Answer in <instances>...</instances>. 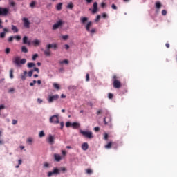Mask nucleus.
<instances>
[{
  "mask_svg": "<svg viewBox=\"0 0 177 177\" xmlns=\"http://www.w3.org/2000/svg\"><path fill=\"white\" fill-rule=\"evenodd\" d=\"M113 86L115 89H120L122 85L121 84V82L118 80V77L117 75H113L112 77Z\"/></svg>",
  "mask_w": 177,
  "mask_h": 177,
  "instance_id": "nucleus-1",
  "label": "nucleus"
},
{
  "mask_svg": "<svg viewBox=\"0 0 177 177\" xmlns=\"http://www.w3.org/2000/svg\"><path fill=\"white\" fill-rule=\"evenodd\" d=\"M60 171L62 172H66V169L64 167H61L60 169L57 168H54L52 171H49L47 176L50 177L53 175H60Z\"/></svg>",
  "mask_w": 177,
  "mask_h": 177,
  "instance_id": "nucleus-2",
  "label": "nucleus"
},
{
  "mask_svg": "<svg viewBox=\"0 0 177 177\" xmlns=\"http://www.w3.org/2000/svg\"><path fill=\"white\" fill-rule=\"evenodd\" d=\"M12 62L15 64H16V66H18L19 67L20 64H26V63L27 62V59L24 58L20 59V57H15L12 59Z\"/></svg>",
  "mask_w": 177,
  "mask_h": 177,
  "instance_id": "nucleus-3",
  "label": "nucleus"
},
{
  "mask_svg": "<svg viewBox=\"0 0 177 177\" xmlns=\"http://www.w3.org/2000/svg\"><path fill=\"white\" fill-rule=\"evenodd\" d=\"M80 133H82L84 138H88V139H93L92 131H84L83 130H80Z\"/></svg>",
  "mask_w": 177,
  "mask_h": 177,
  "instance_id": "nucleus-4",
  "label": "nucleus"
},
{
  "mask_svg": "<svg viewBox=\"0 0 177 177\" xmlns=\"http://www.w3.org/2000/svg\"><path fill=\"white\" fill-rule=\"evenodd\" d=\"M59 95L55 94L54 95H48L47 100L48 103H53V102H56V100H59Z\"/></svg>",
  "mask_w": 177,
  "mask_h": 177,
  "instance_id": "nucleus-5",
  "label": "nucleus"
},
{
  "mask_svg": "<svg viewBox=\"0 0 177 177\" xmlns=\"http://www.w3.org/2000/svg\"><path fill=\"white\" fill-rule=\"evenodd\" d=\"M9 15V8L0 7V16L6 17Z\"/></svg>",
  "mask_w": 177,
  "mask_h": 177,
  "instance_id": "nucleus-6",
  "label": "nucleus"
},
{
  "mask_svg": "<svg viewBox=\"0 0 177 177\" xmlns=\"http://www.w3.org/2000/svg\"><path fill=\"white\" fill-rule=\"evenodd\" d=\"M50 122L51 124H59V116L53 115L50 118Z\"/></svg>",
  "mask_w": 177,
  "mask_h": 177,
  "instance_id": "nucleus-7",
  "label": "nucleus"
},
{
  "mask_svg": "<svg viewBox=\"0 0 177 177\" xmlns=\"http://www.w3.org/2000/svg\"><path fill=\"white\" fill-rule=\"evenodd\" d=\"M23 23H24V27L25 28H30V21L28 20V18H23L22 19Z\"/></svg>",
  "mask_w": 177,
  "mask_h": 177,
  "instance_id": "nucleus-8",
  "label": "nucleus"
},
{
  "mask_svg": "<svg viewBox=\"0 0 177 177\" xmlns=\"http://www.w3.org/2000/svg\"><path fill=\"white\" fill-rule=\"evenodd\" d=\"M104 125H109V127H111V117H106L104 118Z\"/></svg>",
  "mask_w": 177,
  "mask_h": 177,
  "instance_id": "nucleus-9",
  "label": "nucleus"
},
{
  "mask_svg": "<svg viewBox=\"0 0 177 177\" xmlns=\"http://www.w3.org/2000/svg\"><path fill=\"white\" fill-rule=\"evenodd\" d=\"M48 49H52V48H53L54 50H56L57 49V44H49L46 46V47Z\"/></svg>",
  "mask_w": 177,
  "mask_h": 177,
  "instance_id": "nucleus-10",
  "label": "nucleus"
},
{
  "mask_svg": "<svg viewBox=\"0 0 177 177\" xmlns=\"http://www.w3.org/2000/svg\"><path fill=\"white\" fill-rule=\"evenodd\" d=\"M62 24H63V21H59L53 26V30H57V28H59Z\"/></svg>",
  "mask_w": 177,
  "mask_h": 177,
  "instance_id": "nucleus-11",
  "label": "nucleus"
},
{
  "mask_svg": "<svg viewBox=\"0 0 177 177\" xmlns=\"http://www.w3.org/2000/svg\"><path fill=\"white\" fill-rule=\"evenodd\" d=\"M23 44L24 45H31V41H28V37L27 36L23 37Z\"/></svg>",
  "mask_w": 177,
  "mask_h": 177,
  "instance_id": "nucleus-12",
  "label": "nucleus"
},
{
  "mask_svg": "<svg viewBox=\"0 0 177 177\" xmlns=\"http://www.w3.org/2000/svg\"><path fill=\"white\" fill-rule=\"evenodd\" d=\"M47 142L50 143V145H53V143H55V136L50 135L48 136Z\"/></svg>",
  "mask_w": 177,
  "mask_h": 177,
  "instance_id": "nucleus-13",
  "label": "nucleus"
},
{
  "mask_svg": "<svg viewBox=\"0 0 177 177\" xmlns=\"http://www.w3.org/2000/svg\"><path fill=\"white\" fill-rule=\"evenodd\" d=\"M54 158L57 162H60L62 160V156L59 154L55 153L54 154Z\"/></svg>",
  "mask_w": 177,
  "mask_h": 177,
  "instance_id": "nucleus-14",
  "label": "nucleus"
},
{
  "mask_svg": "<svg viewBox=\"0 0 177 177\" xmlns=\"http://www.w3.org/2000/svg\"><path fill=\"white\" fill-rule=\"evenodd\" d=\"M93 6V9L92 10V13L95 15V13L97 12V2H94Z\"/></svg>",
  "mask_w": 177,
  "mask_h": 177,
  "instance_id": "nucleus-15",
  "label": "nucleus"
},
{
  "mask_svg": "<svg viewBox=\"0 0 177 177\" xmlns=\"http://www.w3.org/2000/svg\"><path fill=\"white\" fill-rule=\"evenodd\" d=\"M82 149L84 151H86V150H88V149H89V145H88V142H84L82 145Z\"/></svg>",
  "mask_w": 177,
  "mask_h": 177,
  "instance_id": "nucleus-16",
  "label": "nucleus"
},
{
  "mask_svg": "<svg viewBox=\"0 0 177 177\" xmlns=\"http://www.w3.org/2000/svg\"><path fill=\"white\" fill-rule=\"evenodd\" d=\"M92 21H89L86 25V30L88 32V31H91V27L92 26Z\"/></svg>",
  "mask_w": 177,
  "mask_h": 177,
  "instance_id": "nucleus-17",
  "label": "nucleus"
},
{
  "mask_svg": "<svg viewBox=\"0 0 177 177\" xmlns=\"http://www.w3.org/2000/svg\"><path fill=\"white\" fill-rule=\"evenodd\" d=\"M11 30L12 31H13L14 33L19 32V28H17V27L15 25H12Z\"/></svg>",
  "mask_w": 177,
  "mask_h": 177,
  "instance_id": "nucleus-18",
  "label": "nucleus"
},
{
  "mask_svg": "<svg viewBox=\"0 0 177 177\" xmlns=\"http://www.w3.org/2000/svg\"><path fill=\"white\" fill-rule=\"evenodd\" d=\"M80 21L82 24H85L86 21H88V17H82L80 18Z\"/></svg>",
  "mask_w": 177,
  "mask_h": 177,
  "instance_id": "nucleus-19",
  "label": "nucleus"
},
{
  "mask_svg": "<svg viewBox=\"0 0 177 177\" xmlns=\"http://www.w3.org/2000/svg\"><path fill=\"white\" fill-rule=\"evenodd\" d=\"M32 45H34V46H38V45H39V44H41V41H39V40L35 39V40H33L32 41Z\"/></svg>",
  "mask_w": 177,
  "mask_h": 177,
  "instance_id": "nucleus-20",
  "label": "nucleus"
},
{
  "mask_svg": "<svg viewBox=\"0 0 177 177\" xmlns=\"http://www.w3.org/2000/svg\"><path fill=\"white\" fill-rule=\"evenodd\" d=\"M44 53L46 56H50V48H46V50L44 51Z\"/></svg>",
  "mask_w": 177,
  "mask_h": 177,
  "instance_id": "nucleus-21",
  "label": "nucleus"
},
{
  "mask_svg": "<svg viewBox=\"0 0 177 177\" xmlns=\"http://www.w3.org/2000/svg\"><path fill=\"white\" fill-rule=\"evenodd\" d=\"M72 128H73V129H77V128H80V123L78 122L72 123Z\"/></svg>",
  "mask_w": 177,
  "mask_h": 177,
  "instance_id": "nucleus-22",
  "label": "nucleus"
},
{
  "mask_svg": "<svg viewBox=\"0 0 177 177\" xmlns=\"http://www.w3.org/2000/svg\"><path fill=\"white\" fill-rule=\"evenodd\" d=\"M155 5H156V9H161V6H162L161 2L157 1L156 2Z\"/></svg>",
  "mask_w": 177,
  "mask_h": 177,
  "instance_id": "nucleus-23",
  "label": "nucleus"
},
{
  "mask_svg": "<svg viewBox=\"0 0 177 177\" xmlns=\"http://www.w3.org/2000/svg\"><path fill=\"white\" fill-rule=\"evenodd\" d=\"M26 75H27V71H24V75H21V80L24 81L26 80Z\"/></svg>",
  "mask_w": 177,
  "mask_h": 177,
  "instance_id": "nucleus-24",
  "label": "nucleus"
},
{
  "mask_svg": "<svg viewBox=\"0 0 177 177\" xmlns=\"http://www.w3.org/2000/svg\"><path fill=\"white\" fill-rule=\"evenodd\" d=\"M62 6H63V3H58L56 6L57 10H62Z\"/></svg>",
  "mask_w": 177,
  "mask_h": 177,
  "instance_id": "nucleus-25",
  "label": "nucleus"
},
{
  "mask_svg": "<svg viewBox=\"0 0 177 177\" xmlns=\"http://www.w3.org/2000/svg\"><path fill=\"white\" fill-rule=\"evenodd\" d=\"M35 66V64H34V62H29L27 64L28 68H32V67H34Z\"/></svg>",
  "mask_w": 177,
  "mask_h": 177,
  "instance_id": "nucleus-26",
  "label": "nucleus"
},
{
  "mask_svg": "<svg viewBox=\"0 0 177 177\" xmlns=\"http://www.w3.org/2000/svg\"><path fill=\"white\" fill-rule=\"evenodd\" d=\"M21 52H23V53H27L28 52V49L26 48V46H23L21 47Z\"/></svg>",
  "mask_w": 177,
  "mask_h": 177,
  "instance_id": "nucleus-27",
  "label": "nucleus"
},
{
  "mask_svg": "<svg viewBox=\"0 0 177 177\" xmlns=\"http://www.w3.org/2000/svg\"><path fill=\"white\" fill-rule=\"evenodd\" d=\"M28 145H32V138L31 137L28 138L26 140Z\"/></svg>",
  "mask_w": 177,
  "mask_h": 177,
  "instance_id": "nucleus-28",
  "label": "nucleus"
},
{
  "mask_svg": "<svg viewBox=\"0 0 177 177\" xmlns=\"http://www.w3.org/2000/svg\"><path fill=\"white\" fill-rule=\"evenodd\" d=\"M43 168H50V165L47 162H45L44 163Z\"/></svg>",
  "mask_w": 177,
  "mask_h": 177,
  "instance_id": "nucleus-29",
  "label": "nucleus"
},
{
  "mask_svg": "<svg viewBox=\"0 0 177 177\" xmlns=\"http://www.w3.org/2000/svg\"><path fill=\"white\" fill-rule=\"evenodd\" d=\"M66 8L68 9H73V8H74V4H73V3L71 2L67 5Z\"/></svg>",
  "mask_w": 177,
  "mask_h": 177,
  "instance_id": "nucleus-30",
  "label": "nucleus"
},
{
  "mask_svg": "<svg viewBox=\"0 0 177 177\" xmlns=\"http://www.w3.org/2000/svg\"><path fill=\"white\" fill-rule=\"evenodd\" d=\"M113 143L111 142H109L106 145H105V149H111Z\"/></svg>",
  "mask_w": 177,
  "mask_h": 177,
  "instance_id": "nucleus-31",
  "label": "nucleus"
},
{
  "mask_svg": "<svg viewBox=\"0 0 177 177\" xmlns=\"http://www.w3.org/2000/svg\"><path fill=\"white\" fill-rule=\"evenodd\" d=\"M14 77H15V76L13 75V69H10V78L11 80H13Z\"/></svg>",
  "mask_w": 177,
  "mask_h": 177,
  "instance_id": "nucleus-32",
  "label": "nucleus"
},
{
  "mask_svg": "<svg viewBox=\"0 0 177 177\" xmlns=\"http://www.w3.org/2000/svg\"><path fill=\"white\" fill-rule=\"evenodd\" d=\"M88 32H90L91 35H93V34H96V28H92L91 30H90V31H88Z\"/></svg>",
  "mask_w": 177,
  "mask_h": 177,
  "instance_id": "nucleus-33",
  "label": "nucleus"
},
{
  "mask_svg": "<svg viewBox=\"0 0 177 177\" xmlns=\"http://www.w3.org/2000/svg\"><path fill=\"white\" fill-rule=\"evenodd\" d=\"M59 64H68V61L67 59L59 61Z\"/></svg>",
  "mask_w": 177,
  "mask_h": 177,
  "instance_id": "nucleus-34",
  "label": "nucleus"
},
{
  "mask_svg": "<svg viewBox=\"0 0 177 177\" xmlns=\"http://www.w3.org/2000/svg\"><path fill=\"white\" fill-rule=\"evenodd\" d=\"M53 86L54 88H55V89H57V90L60 89V86L57 84V83H54Z\"/></svg>",
  "mask_w": 177,
  "mask_h": 177,
  "instance_id": "nucleus-35",
  "label": "nucleus"
},
{
  "mask_svg": "<svg viewBox=\"0 0 177 177\" xmlns=\"http://www.w3.org/2000/svg\"><path fill=\"white\" fill-rule=\"evenodd\" d=\"M14 39H16L17 41H20V39H21V37H20L19 35H17V36H13Z\"/></svg>",
  "mask_w": 177,
  "mask_h": 177,
  "instance_id": "nucleus-36",
  "label": "nucleus"
},
{
  "mask_svg": "<svg viewBox=\"0 0 177 177\" xmlns=\"http://www.w3.org/2000/svg\"><path fill=\"white\" fill-rule=\"evenodd\" d=\"M32 74H34V70H30V71L28 73V77H32Z\"/></svg>",
  "mask_w": 177,
  "mask_h": 177,
  "instance_id": "nucleus-37",
  "label": "nucleus"
},
{
  "mask_svg": "<svg viewBox=\"0 0 177 177\" xmlns=\"http://www.w3.org/2000/svg\"><path fill=\"white\" fill-rule=\"evenodd\" d=\"M39 136V138H44V136H45V133L44 132V131H40Z\"/></svg>",
  "mask_w": 177,
  "mask_h": 177,
  "instance_id": "nucleus-38",
  "label": "nucleus"
},
{
  "mask_svg": "<svg viewBox=\"0 0 177 177\" xmlns=\"http://www.w3.org/2000/svg\"><path fill=\"white\" fill-rule=\"evenodd\" d=\"M109 99H113L114 97V95L111 93H108Z\"/></svg>",
  "mask_w": 177,
  "mask_h": 177,
  "instance_id": "nucleus-39",
  "label": "nucleus"
},
{
  "mask_svg": "<svg viewBox=\"0 0 177 177\" xmlns=\"http://www.w3.org/2000/svg\"><path fill=\"white\" fill-rule=\"evenodd\" d=\"M6 35V33L5 32H3L0 33V38H5Z\"/></svg>",
  "mask_w": 177,
  "mask_h": 177,
  "instance_id": "nucleus-40",
  "label": "nucleus"
},
{
  "mask_svg": "<svg viewBox=\"0 0 177 177\" xmlns=\"http://www.w3.org/2000/svg\"><path fill=\"white\" fill-rule=\"evenodd\" d=\"M72 124H73V123H71V122H67L66 123V128H69V127H72Z\"/></svg>",
  "mask_w": 177,
  "mask_h": 177,
  "instance_id": "nucleus-41",
  "label": "nucleus"
},
{
  "mask_svg": "<svg viewBox=\"0 0 177 177\" xmlns=\"http://www.w3.org/2000/svg\"><path fill=\"white\" fill-rule=\"evenodd\" d=\"M5 52L6 55H9L10 53V48H6Z\"/></svg>",
  "mask_w": 177,
  "mask_h": 177,
  "instance_id": "nucleus-42",
  "label": "nucleus"
},
{
  "mask_svg": "<svg viewBox=\"0 0 177 177\" xmlns=\"http://www.w3.org/2000/svg\"><path fill=\"white\" fill-rule=\"evenodd\" d=\"M104 139L105 140H107V139H109V134H107V133H105L104 134Z\"/></svg>",
  "mask_w": 177,
  "mask_h": 177,
  "instance_id": "nucleus-43",
  "label": "nucleus"
},
{
  "mask_svg": "<svg viewBox=\"0 0 177 177\" xmlns=\"http://www.w3.org/2000/svg\"><path fill=\"white\" fill-rule=\"evenodd\" d=\"M37 84V80H33V82L30 83V86H34Z\"/></svg>",
  "mask_w": 177,
  "mask_h": 177,
  "instance_id": "nucleus-44",
  "label": "nucleus"
},
{
  "mask_svg": "<svg viewBox=\"0 0 177 177\" xmlns=\"http://www.w3.org/2000/svg\"><path fill=\"white\" fill-rule=\"evenodd\" d=\"M13 39H14L13 36H10V37L8 38V42H13Z\"/></svg>",
  "mask_w": 177,
  "mask_h": 177,
  "instance_id": "nucleus-45",
  "label": "nucleus"
},
{
  "mask_svg": "<svg viewBox=\"0 0 177 177\" xmlns=\"http://www.w3.org/2000/svg\"><path fill=\"white\" fill-rule=\"evenodd\" d=\"M37 57H38V54H35L32 56V60H37Z\"/></svg>",
  "mask_w": 177,
  "mask_h": 177,
  "instance_id": "nucleus-46",
  "label": "nucleus"
},
{
  "mask_svg": "<svg viewBox=\"0 0 177 177\" xmlns=\"http://www.w3.org/2000/svg\"><path fill=\"white\" fill-rule=\"evenodd\" d=\"M162 16H167V10H162Z\"/></svg>",
  "mask_w": 177,
  "mask_h": 177,
  "instance_id": "nucleus-47",
  "label": "nucleus"
},
{
  "mask_svg": "<svg viewBox=\"0 0 177 177\" xmlns=\"http://www.w3.org/2000/svg\"><path fill=\"white\" fill-rule=\"evenodd\" d=\"M94 131L95 132H99V131H100V128H99V127H96L94 128Z\"/></svg>",
  "mask_w": 177,
  "mask_h": 177,
  "instance_id": "nucleus-48",
  "label": "nucleus"
},
{
  "mask_svg": "<svg viewBox=\"0 0 177 177\" xmlns=\"http://www.w3.org/2000/svg\"><path fill=\"white\" fill-rule=\"evenodd\" d=\"M111 8L112 9H114V10H117V6H115V4H112Z\"/></svg>",
  "mask_w": 177,
  "mask_h": 177,
  "instance_id": "nucleus-49",
  "label": "nucleus"
},
{
  "mask_svg": "<svg viewBox=\"0 0 177 177\" xmlns=\"http://www.w3.org/2000/svg\"><path fill=\"white\" fill-rule=\"evenodd\" d=\"M35 6V1H32L30 3V8H34Z\"/></svg>",
  "mask_w": 177,
  "mask_h": 177,
  "instance_id": "nucleus-50",
  "label": "nucleus"
},
{
  "mask_svg": "<svg viewBox=\"0 0 177 177\" xmlns=\"http://www.w3.org/2000/svg\"><path fill=\"white\" fill-rule=\"evenodd\" d=\"M34 71H37V73H39V68L35 67V68H33V72H34Z\"/></svg>",
  "mask_w": 177,
  "mask_h": 177,
  "instance_id": "nucleus-51",
  "label": "nucleus"
},
{
  "mask_svg": "<svg viewBox=\"0 0 177 177\" xmlns=\"http://www.w3.org/2000/svg\"><path fill=\"white\" fill-rule=\"evenodd\" d=\"M10 5L11 6L15 7V6H16V3H15V1L10 2Z\"/></svg>",
  "mask_w": 177,
  "mask_h": 177,
  "instance_id": "nucleus-52",
  "label": "nucleus"
},
{
  "mask_svg": "<svg viewBox=\"0 0 177 177\" xmlns=\"http://www.w3.org/2000/svg\"><path fill=\"white\" fill-rule=\"evenodd\" d=\"M99 20H100V15H97L96 19H95V21L97 22L99 21Z\"/></svg>",
  "mask_w": 177,
  "mask_h": 177,
  "instance_id": "nucleus-53",
  "label": "nucleus"
},
{
  "mask_svg": "<svg viewBox=\"0 0 177 177\" xmlns=\"http://www.w3.org/2000/svg\"><path fill=\"white\" fill-rule=\"evenodd\" d=\"M62 38L66 41V39H68V35H64Z\"/></svg>",
  "mask_w": 177,
  "mask_h": 177,
  "instance_id": "nucleus-54",
  "label": "nucleus"
},
{
  "mask_svg": "<svg viewBox=\"0 0 177 177\" xmlns=\"http://www.w3.org/2000/svg\"><path fill=\"white\" fill-rule=\"evenodd\" d=\"M106 6V3L102 2L101 3V8H104Z\"/></svg>",
  "mask_w": 177,
  "mask_h": 177,
  "instance_id": "nucleus-55",
  "label": "nucleus"
},
{
  "mask_svg": "<svg viewBox=\"0 0 177 177\" xmlns=\"http://www.w3.org/2000/svg\"><path fill=\"white\" fill-rule=\"evenodd\" d=\"M86 81H89V75L88 73L86 75Z\"/></svg>",
  "mask_w": 177,
  "mask_h": 177,
  "instance_id": "nucleus-56",
  "label": "nucleus"
},
{
  "mask_svg": "<svg viewBox=\"0 0 177 177\" xmlns=\"http://www.w3.org/2000/svg\"><path fill=\"white\" fill-rule=\"evenodd\" d=\"M16 124H17V120H12V125H16Z\"/></svg>",
  "mask_w": 177,
  "mask_h": 177,
  "instance_id": "nucleus-57",
  "label": "nucleus"
},
{
  "mask_svg": "<svg viewBox=\"0 0 177 177\" xmlns=\"http://www.w3.org/2000/svg\"><path fill=\"white\" fill-rule=\"evenodd\" d=\"M86 173H87V174H92V170H91V169H88L86 170Z\"/></svg>",
  "mask_w": 177,
  "mask_h": 177,
  "instance_id": "nucleus-58",
  "label": "nucleus"
},
{
  "mask_svg": "<svg viewBox=\"0 0 177 177\" xmlns=\"http://www.w3.org/2000/svg\"><path fill=\"white\" fill-rule=\"evenodd\" d=\"M100 114H102V109H100L97 111V115H99Z\"/></svg>",
  "mask_w": 177,
  "mask_h": 177,
  "instance_id": "nucleus-59",
  "label": "nucleus"
},
{
  "mask_svg": "<svg viewBox=\"0 0 177 177\" xmlns=\"http://www.w3.org/2000/svg\"><path fill=\"white\" fill-rule=\"evenodd\" d=\"M102 17H103V19H106V17H107V14L102 13Z\"/></svg>",
  "mask_w": 177,
  "mask_h": 177,
  "instance_id": "nucleus-60",
  "label": "nucleus"
},
{
  "mask_svg": "<svg viewBox=\"0 0 177 177\" xmlns=\"http://www.w3.org/2000/svg\"><path fill=\"white\" fill-rule=\"evenodd\" d=\"M61 129H62L63 127H64V123L63 122H60Z\"/></svg>",
  "mask_w": 177,
  "mask_h": 177,
  "instance_id": "nucleus-61",
  "label": "nucleus"
},
{
  "mask_svg": "<svg viewBox=\"0 0 177 177\" xmlns=\"http://www.w3.org/2000/svg\"><path fill=\"white\" fill-rule=\"evenodd\" d=\"M5 109V105H0V110H3Z\"/></svg>",
  "mask_w": 177,
  "mask_h": 177,
  "instance_id": "nucleus-62",
  "label": "nucleus"
},
{
  "mask_svg": "<svg viewBox=\"0 0 177 177\" xmlns=\"http://www.w3.org/2000/svg\"><path fill=\"white\" fill-rule=\"evenodd\" d=\"M37 102H38V103L41 104V103H42L43 101H42L41 99L38 98V99H37Z\"/></svg>",
  "mask_w": 177,
  "mask_h": 177,
  "instance_id": "nucleus-63",
  "label": "nucleus"
},
{
  "mask_svg": "<svg viewBox=\"0 0 177 177\" xmlns=\"http://www.w3.org/2000/svg\"><path fill=\"white\" fill-rule=\"evenodd\" d=\"M65 49H70V46H68V44H65Z\"/></svg>",
  "mask_w": 177,
  "mask_h": 177,
  "instance_id": "nucleus-64",
  "label": "nucleus"
}]
</instances>
